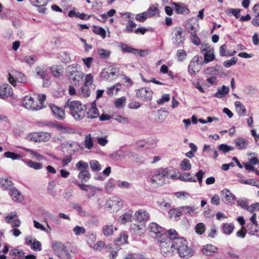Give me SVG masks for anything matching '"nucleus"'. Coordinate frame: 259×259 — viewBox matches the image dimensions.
<instances>
[{
	"label": "nucleus",
	"instance_id": "c756f323",
	"mask_svg": "<svg viewBox=\"0 0 259 259\" xmlns=\"http://www.w3.org/2000/svg\"><path fill=\"white\" fill-rule=\"evenodd\" d=\"M218 248L211 244H206L204 246L202 249V252L206 255H211L213 253L218 251Z\"/></svg>",
	"mask_w": 259,
	"mask_h": 259
},
{
	"label": "nucleus",
	"instance_id": "dca6fc26",
	"mask_svg": "<svg viewBox=\"0 0 259 259\" xmlns=\"http://www.w3.org/2000/svg\"><path fill=\"white\" fill-rule=\"evenodd\" d=\"M198 57H194L190 62L188 66V71L191 74H195L200 70V65Z\"/></svg>",
	"mask_w": 259,
	"mask_h": 259
},
{
	"label": "nucleus",
	"instance_id": "7c9ffc66",
	"mask_svg": "<svg viewBox=\"0 0 259 259\" xmlns=\"http://www.w3.org/2000/svg\"><path fill=\"white\" fill-rule=\"evenodd\" d=\"M149 228L151 232L156 234L157 236L162 237L163 236L162 229L158 224L155 223H151L149 224Z\"/></svg>",
	"mask_w": 259,
	"mask_h": 259
},
{
	"label": "nucleus",
	"instance_id": "a18cd8bd",
	"mask_svg": "<svg viewBox=\"0 0 259 259\" xmlns=\"http://www.w3.org/2000/svg\"><path fill=\"white\" fill-rule=\"evenodd\" d=\"M180 166L181 169L185 171L190 170L192 167L190 161L187 159H184L180 162Z\"/></svg>",
	"mask_w": 259,
	"mask_h": 259
},
{
	"label": "nucleus",
	"instance_id": "9d476101",
	"mask_svg": "<svg viewBox=\"0 0 259 259\" xmlns=\"http://www.w3.org/2000/svg\"><path fill=\"white\" fill-rule=\"evenodd\" d=\"M153 92L149 88H142L136 92V97L139 99L145 101H150L152 99Z\"/></svg>",
	"mask_w": 259,
	"mask_h": 259
},
{
	"label": "nucleus",
	"instance_id": "de8ad7c7",
	"mask_svg": "<svg viewBox=\"0 0 259 259\" xmlns=\"http://www.w3.org/2000/svg\"><path fill=\"white\" fill-rule=\"evenodd\" d=\"M40 142H47L49 141L51 137V134L49 132H39Z\"/></svg>",
	"mask_w": 259,
	"mask_h": 259
},
{
	"label": "nucleus",
	"instance_id": "4c0bfd02",
	"mask_svg": "<svg viewBox=\"0 0 259 259\" xmlns=\"http://www.w3.org/2000/svg\"><path fill=\"white\" fill-rule=\"evenodd\" d=\"M35 72L37 76L39 77L42 80H44L47 77V70L42 66H37Z\"/></svg>",
	"mask_w": 259,
	"mask_h": 259
},
{
	"label": "nucleus",
	"instance_id": "39448f33",
	"mask_svg": "<svg viewBox=\"0 0 259 259\" xmlns=\"http://www.w3.org/2000/svg\"><path fill=\"white\" fill-rule=\"evenodd\" d=\"M164 241L159 240V246L161 253L163 256H167L175 251V247H173L174 240L165 239L164 238Z\"/></svg>",
	"mask_w": 259,
	"mask_h": 259
},
{
	"label": "nucleus",
	"instance_id": "4468645a",
	"mask_svg": "<svg viewBox=\"0 0 259 259\" xmlns=\"http://www.w3.org/2000/svg\"><path fill=\"white\" fill-rule=\"evenodd\" d=\"M144 161V158L142 156L132 151H126L125 161L128 162L143 163Z\"/></svg>",
	"mask_w": 259,
	"mask_h": 259
},
{
	"label": "nucleus",
	"instance_id": "a878e982",
	"mask_svg": "<svg viewBox=\"0 0 259 259\" xmlns=\"http://www.w3.org/2000/svg\"><path fill=\"white\" fill-rule=\"evenodd\" d=\"M134 218L137 222L143 223L142 222L147 220L149 218V213L146 211L139 210L135 213Z\"/></svg>",
	"mask_w": 259,
	"mask_h": 259
},
{
	"label": "nucleus",
	"instance_id": "a211bd4d",
	"mask_svg": "<svg viewBox=\"0 0 259 259\" xmlns=\"http://www.w3.org/2000/svg\"><path fill=\"white\" fill-rule=\"evenodd\" d=\"M49 107L54 116L59 120H62L65 117V112L64 110L54 104H51Z\"/></svg>",
	"mask_w": 259,
	"mask_h": 259
},
{
	"label": "nucleus",
	"instance_id": "e2e57ef3",
	"mask_svg": "<svg viewBox=\"0 0 259 259\" xmlns=\"http://www.w3.org/2000/svg\"><path fill=\"white\" fill-rule=\"evenodd\" d=\"M30 4L34 7L45 6L48 4V0H30Z\"/></svg>",
	"mask_w": 259,
	"mask_h": 259
},
{
	"label": "nucleus",
	"instance_id": "20e7f679",
	"mask_svg": "<svg viewBox=\"0 0 259 259\" xmlns=\"http://www.w3.org/2000/svg\"><path fill=\"white\" fill-rule=\"evenodd\" d=\"M8 80L13 86L15 87L17 85V82L25 83L27 81V78L22 72L13 70L8 73Z\"/></svg>",
	"mask_w": 259,
	"mask_h": 259
},
{
	"label": "nucleus",
	"instance_id": "f704fd0d",
	"mask_svg": "<svg viewBox=\"0 0 259 259\" xmlns=\"http://www.w3.org/2000/svg\"><path fill=\"white\" fill-rule=\"evenodd\" d=\"M77 177L80 180L81 182L83 183L88 181L91 177V175L89 171L87 170H82L78 174Z\"/></svg>",
	"mask_w": 259,
	"mask_h": 259
},
{
	"label": "nucleus",
	"instance_id": "5fc2aeb1",
	"mask_svg": "<svg viewBox=\"0 0 259 259\" xmlns=\"http://www.w3.org/2000/svg\"><path fill=\"white\" fill-rule=\"evenodd\" d=\"M27 139L28 141L34 143L40 142L39 132H35L29 134L27 136Z\"/></svg>",
	"mask_w": 259,
	"mask_h": 259
},
{
	"label": "nucleus",
	"instance_id": "ea45409f",
	"mask_svg": "<svg viewBox=\"0 0 259 259\" xmlns=\"http://www.w3.org/2000/svg\"><path fill=\"white\" fill-rule=\"evenodd\" d=\"M25 163L30 167L35 170L41 169L43 168V165L41 163L33 161L31 160H28L25 161Z\"/></svg>",
	"mask_w": 259,
	"mask_h": 259
},
{
	"label": "nucleus",
	"instance_id": "8fccbe9b",
	"mask_svg": "<svg viewBox=\"0 0 259 259\" xmlns=\"http://www.w3.org/2000/svg\"><path fill=\"white\" fill-rule=\"evenodd\" d=\"M5 157L7 158H10L13 160L19 159L21 158V156L19 154L15 153L13 152H6L4 153Z\"/></svg>",
	"mask_w": 259,
	"mask_h": 259
},
{
	"label": "nucleus",
	"instance_id": "2f4dec72",
	"mask_svg": "<svg viewBox=\"0 0 259 259\" xmlns=\"http://www.w3.org/2000/svg\"><path fill=\"white\" fill-rule=\"evenodd\" d=\"M50 69L52 74L55 77H59L63 73V67L61 65H53L51 67Z\"/></svg>",
	"mask_w": 259,
	"mask_h": 259
},
{
	"label": "nucleus",
	"instance_id": "aec40b11",
	"mask_svg": "<svg viewBox=\"0 0 259 259\" xmlns=\"http://www.w3.org/2000/svg\"><path fill=\"white\" fill-rule=\"evenodd\" d=\"M10 195L13 201L16 202H20L23 199L21 193L15 188H12L10 191Z\"/></svg>",
	"mask_w": 259,
	"mask_h": 259
},
{
	"label": "nucleus",
	"instance_id": "6ab92c4d",
	"mask_svg": "<svg viewBox=\"0 0 259 259\" xmlns=\"http://www.w3.org/2000/svg\"><path fill=\"white\" fill-rule=\"evenodd\" d=\"M145 227L144 223H141L140 224H134L131 225V231L135 235L140 236L145 232Z\"/></svg>",
	"mask_w": 259,
	"mask_h": 259
},
{
	"label": "nucleus",
	"instance_id": "393cba45",
	"mask_svg": "<svg viewBox=\"0 0 259 259\" xmlns=\"http://www.w3.org/2000/svg\"><path fill=\"white\" fill-rule=\"evenodd\" d=\"M82 143L84 148L88 150H91L94 147V138L91 134L84 136Z\"/></svg>",
	"mask_w": 259,
	"mask_h": 259
},
{
	"label": "nucleus",
	"instance_id": "9b49d317",
	"mask_svg": "<svg viewBox=\"0 0 259 259\" xmlns=\"http://www.w3.org/2000/svg\"><path fill=\"white\" fill-rule=\"evenodd\" d=\"M174 42L177 45H181L183 44L185 39V32L183 29L180 27H176L173 29Z\"/></svg>",
	"mask_w": 259,
	"mask_h": 259
},
{
	"label": "nucleus",
	"instance_id": "423d86ee",
	"mask_svg": "<svg viewBox=\"0 0 259 259\" xmlns=\"http://www.w3.org/2000/svg\"><path fill=\"white\" fill-rule=\"evenodd\" d=\"M205 172L203 170H200L196 174L197 178H195L191 173L186 172L182 175H179V180L184 182H196L197 181H198L199 184L201 185L202 184L203 178Z\"/></svg>",
	"mask_w": 259,
	"mask_h": 259
},
{
	"label": "nucleus",
	"instance_id": "f8f14e48",
	"mask_svg": "<svg viewBox=\"0 0 259 259\" xmlns=\"http://www.w3.org/2000/svg\"><path fill=\"white\" fill-rule=\"evenodd\" d=\"M206 51L204 54V63H208L214 59L213 49L209 48V45L208 44H202L201 51L202 53Z\"/></svg>",
	"mask_w": 259,
	"mask_h": 259
},
{
	"label": "nucleus",
	"instance_id": "c9c22d12",
	"mask_svg": "<svg viewBox=\"0 0 259 259\" xmlns=\"http://www.w3.org/2000/svg\"><path fill=\"white\" fill-rule=\"evenodd\" d=\"M236 111L240 116H244L246 113V110L245 106L239 101L235 102Z\"/></svg>",
	"mask_w": 259,
	"mask_h": 259
},
{
	"label": "nucleus",
	"instance_id": "e433bc0d",
	"mask_svg": "<svg viewBox=\"0 0 259 259\" xmlns=\"http://www.w3.org/2000/svg\"><path fill=\"white\" fill-rule=\"evenodd\" d=\"M121 85L118 83L108 88L106 93L109 96H113L116 95L121 89Z\"/></svg>",
	"mask_w": 259,
	"mask_h": 259
},
{
	"label": "nucleus",
	"instance_id": "0e129e2a",
	"mask_svg": "<svg viewBox=\"0 0 259 259\" xmlns=\"http://www.w3.org/2000/svg\"><path fill=\"white\" fill-rule=\"evenodd\" d=\"M125 101H126L125 98L124 97H122L121 98L117 99L114 102V105L116 107H117L118 108H122L124 106Z\"/></svg>",
	"mask_w": 259,
	"mask_h": 259
},
{
	"label": "nucleus",
	"instance_id": "5701e85b",
	"mask_svg": "<svg viewBox=\"0 0 259 259\" xmlns=\"http://www.w3.org/2000/svg\"><path fill=\"white\" fill-rule=\"evenodd\" d=\"M117 228L114 227L112 224H107L104 225L102 228V231L104 235L106 237H109L114 234L116 231Z\"/></svg>",
	"mask_w": 259,
	"mask_h": 259
},
{
	"label": "nucleus",
	"instance_id": "6e6d98bb",
	"mask_svg": "<svg viewBox=\"0 0 259 259\" xmlns=\"http://www.w3.org/2000/svg\"><path fill=\"white\" fill-rule=\"evenodd\" d=\"M158 171V174L161 176L162 178L167 177L168 178L169 174H170V172L172 170L168 167L166 168H161L157 170Z\"/></svg>",
	"mask_w": 259,
	"mask_h": 259
},
{
	"label": "nucleus",
	"instance_id": "13d9d810",
	"mask_svg": "<svg viewBox=\"0 0 259 259\" xmlns=\"http://www.w3.org/2000/svg\"><path fill=\"white\" fill-rule=\"evenodd\" d=\"M148 13L147 12H144L136 15L135 19L137 21L144 22L148 17Z\"/></svg>",
	"mask_w": 259,
	"mask_h": 259
},
{
	"label": "nucleus",
	"instance_id": "338daca9",
	"mask_svg": "<svg viewBox=\"0 0 259 259\" xmlns=\"http://www.w3.org/2000/svg\"><path fill=\"white\" fill-rule=\"evenodd\" d=\"M76 167L81 171L82 170H86L89 167L88 163L83 161H79L75 165Z\"/></svg>",
	"mask_w": 259,
	"mask_h": 259
},
{
	"label": "nucleus",
	"instance_id": "864d4df0",
	"mask_svg": "<svg viewBox=\"0 0 259 259\" xmlns=\"http://www.w3.org/2000/svg\"><path fill=\"white\" fill-rule=\"evenodd\" d=\"M93 30L95 33L100 35L102 38L106 37V31L103 28L95 26Z\"/></svg>",
	"mask_w": 259,
	"mask_h": 259
},
{
	"label": "nucleus",
	"instance_id": "2eb2a0df",
	"mask_svg": "<svg viewBox=\"0 0 259 259\" xmlns=\"http://www.w3.org/2000/svg\"><path fill=\"white\" fill-rule=\"evenodd\" d=\"M222 199L227 204H232L236 200L235 196L228 189H225L221 191Z\"/></svg>",
	"mask_w": 259,
	"mask_h": 259
},
{
	"label": "nucleus",
	"instance_id": "bf43d9fd",
	"mask_svg": "<svg viewBox=\"0 0 259 259\" xmlns=\"http://www.w3.org/2000/svg\"><path fill=\"white\" fill-rule=\"evenodd\" d=\"M90 165L91 169L95 171H100L101 169V166L99 162L93 160L90 162Z\"/></svg>",
	"mask_w": 259,
	"mask_h": 259
},
{
	"label": "nucleus",
	"instance_id": "c85d7f7f",
	"mask_svg": "<svg viewBox=\"0 0 259 259\" xmlns=\"http://www.w3.org/2000/svg\"><path fill=\"white\" fill-rule=\"evenodd\" d=\"M229 92V87L223 85L221 87L218 88L217 93H215L213 96L218 98H222L226 95L228 94Z\"/></svg>",
	"mask_w": 259,
	"mask_h": 259
},
{
	"label": "nucleus",
	"instance_id": "09e8293b",
	"mask_svg": "<svg viewBox=\"0 0 259 259\" xmlns=\"http://www.w3.org/2000/svg\"><path fill=\"white\" fill-rule=\"evenodd\" d=\"M118 46L121 51L124 53H130L133 54L134 51H136L135 49L123 43H119Z\"/></svg>",
	"mask_w": 259,
	"mask_h": 259
},
{
	"label": "nucleus",
	"instance_id": "a19ab883",
	"mask_svg": "<svg viewBox=\"0 0 259 259\" xmlns=\"http://www.w3.org/2000/svg\"><path fill=\"white\" fill-rule=\"evenodd\" d=\"M0 186L6 189L10 190L13 188V183L8 178H0Z\"/></svg>",
	"mask_w": 259,
	"mask_h": 259
},
{
	"label": "nucleus",
	"instance_id": "412c9836",
	"mask_svg": "<svg viewBox=\"0 0 259 259\" xmlns=\"http://www.w3.org/2000/svg\"><path fill=\"white\" fill-rule=\"evenodd\" d=\"M171 5L175 7V11L178 14H188L189 13L187 6L184 3H172Z\"/></svg>",
	"mask_w": 259,
	"mask_h": 259
},
{
	"label": "nucleus",
	"instance_id": "3c124183",
	"mask_svg": "<svg viewBox=\"0 0 259 259\" xmlns=\"http://www.w3.org/2000/svg\"><path fill=\"white\" fill-rule=\"evenodd\" d=\"M79 95L83 98H87L89 97L90 95V91L88 86L84 85L82 87L79 91Z\"/></svg>",
	"mask_w": 259,
	"mask_h": 259
},
{
	"label": "nucleus",
	"instance_id": "bb28decb",
	"mask_svg": "<svg viewBox=\"0 0 259 259\" xmlns=\"http://www.w3.org/2000/svg\"><path fill=\"white\" fill-rule=\"evenodd\" d=\"M236 147L239 150L245 149L248 146V141L243 138H238L234 140Z\"/></svg>",
	"mask_w": 259,
	"mask_h": 259
},
{
	"label": "nucleus",
	"instance_id": "4be33fe9",
	"mask_svg": "<svg viewBox=\"0 0 259 259\" xmlns=\"http://www.w3.org/2000/svg\"><path fill=\"white\" fill-rule=\"evenodd\" d=\"M88 118L93 119L99 117V112L96 107V101L93 102L91 104V107L87 113Z\"/></svg>",
	"mask_w": 259,
	"mask_h": 259
},
{
	"label": "nucleus",
	"instance_id": "0eeeda50",
	"mask_svg": "<svg viewBox=\"0 0 259 259\" xmlns=\"http://www.w3.org/2000/svg\"><path fill=\"white\" fill-rule=\"evenodd\" d=\"M122 204L120 198L114 196L108 200L106 202L105 207L111 212H116L121 208Z\"/></svg>",
	"mask_w": 259,
	"mask_h": 259
},
{
	"label": "nucleus",
	"instance_id": "72a5a7b5",
	"mask_svg": "<svg viewBox=\"0 0 259 259\" xmlns=\"http://www.w3.org/2000/svg\"><path fill=\"white\" fill-rule=\"evenodd\" d=\"M83 73L82 71H80L77 72L76 73L73 74L72 76L69 78V80L72 83L75 85L78 84L79 82L82 80L83 77Z\"/></svg>",
	"mask_w": 259,
	"mask_h": 259
},
{
	"label": "nucleus",
	"instance_id": "6e6552de",
	"mask_svg": "<svg viewBox=\"0 0 259 259\" xmlns=\"http://www.w3.org/2000/svg\"><path fill=\"white\" fill-rule=\"evenodd\" d=\"M23 106L28 110H38L42 108V105L35 101L31 96L27 95L24 97Z\"/></svg>",
	"mask_w": 259,
	"mask_h": 259
},
{
	"label": "nucleus",
	"instance_id": "79ce46f5",
	"mask_svg": "<svg viewBox=\"0 0 259 259\" xmlns=\"http://www.w3.org/2000/svg\"><path fill=\"white\" fill-rule=\"evenodd\" d=\"M77 66L78 65L77 64H74L70 65L67 67L66 73L68 78L72 76L73 74L76 73L77 72L80 71L77 69Z\"/></svg>",
	"mask_w": 259,
	"mask_h": 259
},
{
	"label": "nucleus",
	"instance_id": "7ed1b4c3",
	"mask_svg": "<svg viewBox=\"0 0 259 259\" xmlns=\"http://www.w3.org/2000/svg\"><path fill=\"white\" fill-rule=\"evenodd\" d=\"M52 249L60 259H71V256L66 246L61 242L54 241L52 244Z\"/></svg>",
	"mask_w": 259,
	"mask_h": 259
},
{
	"label": "nucleus",
	"instance_id": "58836bf2",
	"mask_svg": "<svg viewBox=\"0 0 259 259\" xmlns=\"http://www.w3.org/2000/svg\"><path fill=\"white\" fill-rule=\"evenodd\" d=\"M132 215L133 211L131 210H128L120 217L119 222L121 224H125L127 222H130L132 220Z\"/></svg>",
	"mask_w": 259,
	"mask_h": 259
},
{
	"label": "nucleus",
	"instance_id": "4d7b16f0",
	"mask_svg": "<svg viewBox=\"0 0 259 259\" xmlns=\"http://www.w3.org/2000/svg\"><path fill=\"white\" fill-rule=\"evenodd\" d=\"M234 226L232 224L226 223L223 227V230L224 233L230 234L234 230Z\"/></svg>",
	"mask_w": 259,
	"mask_h": 259
},
{
	"label": "nucleus",
	"instance_id": "ddd939ff",
	"mask_svg": "<svg viewBox=\"0 0 259 259\" xmlns=\"http://www.w3.org/2000/svg\"><path fill=\"white\" fill-rule=\"evenodd\" d=\"M18 217L16 211H12L9 213L5 217V221L8 224H12L13 228H16L20 227L21 222L19 219H15Z\"/></svg>",
	"mask_w": 259,
	"mask_h": 259
},
{
	"label": "nucleus",
	"instance_id": "c03bdc74",
	"mask_svg": "<svg viewBox=\"0 0 259 259\" xmlns=\"http://www.w3.org/2000/svg\"><path fill=\"white\" fill-rule=\"evenodd\" d=\"M196 208L193 206H184L180 207V209H181L182 214H190L192 215L195 213V211Z\"/></svg>",
	"mask_w": 259,
	"mask_h": 259
},
{
	"label": "nucleus",
	"instance_id": "473e14b6",
	"mask_svg": "<svg viewBox=\"0 0 259 259\" xmlns=\"http://www.w3.org/2000/svg\"><path fill=\"white\" fill-rule=\"evenodd\" d=\"M186 28L188 31L191 33H196L198 31L199 25L197 22H188L186 24Z\"/></svg>",
	"mask_w": 259,
	"mask_h": 259
},
{
	"label": "nucleus",
	"instance_id": "603ef678",
	"mask_svg": "<svg viewBox=\"0 0 259 259\" xmlns=\"http://www.w3.org/2000/svg\"><path fill=\"white\" fill-rule=\"evenodd\" d=\"M182 215L180 207L178 209H172L169 210V215L170 218L177 219Z\"/></svg>",
	"mask_w": 259,
	"mask_h": 259
},
{
	"label": "nucleus",
	"instance_id": "b1692460",
	"mask_svg": "<svg viewBox=\"0 0 259 259\" xmlns=\"http://www.w3.org/2000/svg\"><path fill=\"white\" fill-rule=\"evenodd\" d=\"M150 183L154 186H159L163 184V179L161 176L158 174V171L156 170L155 174L151 177L150 179Z\"/></svg>",
	"mask_w": 259,
	"mask_h": 259
},
{
	"label": "nucleus",
	"instance_id": "69168bd1",
	"mask_svg": "<svg viewBox=\"0 0 259 259\" xmlns=\"http://www.w3.org/2000/svg\"><path fill=\"white\" fill-rule=\"evenodd\" d=\"M170 100V95L168 94H164L161 96L160 99L156 101V103L159 105H162L165 102H167Z\"/></svg>",
	"mask_w": 259,
	"mask_h": 259
},
{
	"label": "nucleus",
	"instance_id": "f257e3e1",
	"mask_svg": "<svg viewBox=\"0 0 259 259\" xmlns=\"http://www.w3.org/2000/svg\"><path fill=\"white\" fill-rule=\"evenodd\" d=\"M65 108L69 109L71 115L76 120H81L86 115L85 106L78 101L68 100Z\"/></svg>",
	"mask_w": 259,
	"mask_h": 259
},
{
	"label": "nucleus",
	"instance_id": "1a4fd4ad",
	"mask_svg": "<svg viewBox=\"0 0 259 259\" xmlns=\"http://www.w3.org/2000/svg\"><path fill=\"white\" fill-rule=\"evenodd\" d=\"M119 71V68L113 66L105 68L101 72V76L104 79L111 81L117 76Z\"/></svg>",
	"mask_w": 259,
	"mask_h": 259
},
{
	"label": "nucleus",
	"instance_id": "f03ea898",
	"mask_svg": "<svg viewBox=\"0 0 259 259\" xmlns=\"http://www.w3.org/2000/svg\"><path fill=\"white\" fill-rule=\"evenodd\" d=\"M173 247L182 258H189L193 255L192 249L188 246L187 241L183 238L174 239Z\"/></svg>",
	"mask_w": 259,
	"mask_h": 259
},
{
	"label": "nucleus",
	"instance_id": "f3484780",
	"mask_svg": "<svg viewBox=\"0 0 259 259\" xmlns=\"http://www.w3.org/2000/svg\"><path fill=\"white\" fill-rule=\"evenodd\" d=\"M13 95V90L8 84H4L0 86V98L5 100L8 97Z\"/></svg>",
	"mask_w": 259,
	"mask_h": 259
},
{
	"label": "nucleus",
	"instance_id": "052dcab7",
	"mask_svg": "<svg viewBox=\"0 0 259 259\" xmlns=\"http://www.w3.org/2000/svg\"><path fill=\"white\" fill-rule=\"evenodd\" d=\"M205 226L202 223L197 224L195 227L196 233L199 235L202 234L205 232Z\"/></svg>",
	"mask_w": 259,
	"mask_h": 259
},
{
	"label": "nucleus",
	"instance_id": "49530a36",
	"mask_svg": "<svg viewBox=\"0 0 259 259\" xmlns=\"http://www.w3.org/2000/svg\"><path fill=\"white\" fill-rule=\"evenodd\" d=\"M111 53V51L108 50L104 49H99L98 50V54L99 56L103 59H108L109 58Z\"/></svg>",
	"mask_w": 259,
	"mask_h": 259
},
{
	"label": "nucleus",
	"instance_id": "680f3d73",
	"mask_svg": "<svg viewBox=\"0 0 259 259\" xmlns=\"http://www.w3.org/2000/svg\"><path fill=\"white\" fill-rule=\"evenodd\" d=\"M204 73L206 75H216L219 73V71L216 67H211L205 69Z\"/></svg>",
	"mask_w": 259,
	"mask_h": 259
},
{
	"label": "nucleus",
	"instance_id": "774afa93",
	"mask_svg": "<svg viewBox=\"0 0 259 259\" xmlns=\"http://www.w3.org/2000/svg\"><path fill=\"white\" fill-rule=\"evenodd\" d=\"M136 26L137 24L133 21L130 20L126 23L125 31L128 32H132Z\"/></svg>",
	"mask_w": 259,
	"mask_h": 259
},
{
	"label": "nucleus",
	"instance_id": "37998d69",
	"mask_svg": "<svg viewBox=\"0 0 259 259\" xmlns=\"http://www.w3.org/2000/svg\"><path fill=\"white\" fill-rule=\"evenodd\" d=\"M147 12L148 13V16L150 17L159 16L158 5L155 4L150 6Z\"/></svg>",
	"mask_w": 259,
	"mask_h": 259
},
{
	"label": "nucleus",
	"instance_id": "cd10ccee",
	"mask_svg": "<svg viewBox=\"0 0 259 259\" xmlns=\"http://www.w3.org/2000/svg\"><path fill=\"white\" fill-rule=\"evenodd\" d=\"M126 151L119 150L114 152L110 155V157L115 161L125 160Z\"/></svg>",
	"mask_w": 259,
	"mask_h": 259
}]
</instances>
